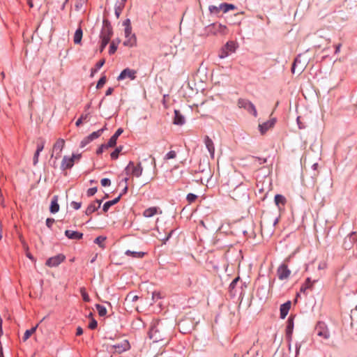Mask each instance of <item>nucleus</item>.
I'll return each mask as SVG.
<instances>
[{
	"mask_svg": "<svg viewBox=\"0 0 357 357\" xmlns=\"http://www.w3.org/2000/svg\"><path fill=\"white\" fill-rule=\"evenodd\" d=\"M185 118L183 114L180 112L179 110H174V124L182 126L185 123Z\"/></svg>",
	"mask_w": 357,
	"mask_h": 357,
	"instance_id": "obj_19",
	"label": "nucleus"
},
{
	"mask_svg": "<svg viewBox=\"0 0 357 357\" xmlns=\"http://www.w3.org/2000/svg\"><path fill=\"white\" fill-rule=\"evenodd\" d=\"M124 171L127 176H132L139 178L142 174L143 167L140 162L135 165L134 162L130 161Z\"/></svg>",
	"mask_w": 357,
	"mask_h": 357,
	"instance_id": "obj_3",
	"label": "nucleus"
},
{
	"mask_svg": "<svg viewBox=\"0 0 357 357\" xmlns=\"http://www.w3.org/2000/svg\"><path fill=\"white\" fill-rule=\"evenodd\" d=\"M110 147L111 146H107V144H102L96 150V154L97 155H100V154L102 153L104 150L107 149L108 148H110Z\"/></svg>",
	"mask_w": 357,
	"mask_h": 357,
	"instance_id": "obj_49",
	"label": "nucleus"
},
{
	"mask_svg": "<svg viewBox=\"0 0 357 357\" xmlns=\"http://www.w3.org/2000/svg\"><path fill=\"white\" fill-rule=\"evenodd\" d=\"M125 38H128L129 36L132 35V27H126L124 30Z\"/></svg>",
	"mask_w": 357,
	"mask_h": 357,
	"instance_id": "obj_61",
	"label": "nucleus"
},
{
	"mask_svg": "<svg viewBox=\"0 0 357 357\" xmlns=\"http://www.w3.org/2000/svg\"><path fill=\"white\" fill-rule=\"evenodd\" d=\"M38 326V324L32 327L31 329L26 330L25 331L24 336L22 337V340L24 342L26 341L30 337V336L36 332Z\"/></svg>",
	"mask_w": 357,
	"mask_h": 357,
	"instance_id": "obj_34",
	"label": "nucleus"
},
{
	"mask_svg": "<svg viewBox=\"0 0 357 357\" xmlns=\"http://www.w3.org/2000/svg\"><path fill=\"white\" fill-rule=\"evenodd\" d=\"M54 218H47L46 220V225L47 227L49 228V229H52V225L54 224Z\"/></svg>",
	"mask_w": 357,
	"mask_h": 357,
	"instance_id": "obj_59",
	"label": "nucleus"
},
{
	"mask_svg": "<svg viewBox=\"0 0 357 357\" xmlns=\"http://www.w3.org/2000/svg\"><path fill=\"white\" fill-rule=\"evenodd\" d=\"M204 144L211 158H214L215 146L212 139L207 135L204 137Z\"/></svg>",
	"mask_w": 357,
	"mask_h": 357,
	"instance_id": "obj_17",
	"label": "nucleus"
},
{
	"mask_svg": "<svg viewBox=\"0 0 357 357\" xmlns=\"http://www.w3.org/2000/svg\"><path fill=\"white\" fill-rule=\"evenodd\" d=\"M81 294H82V296L83 300H84L85 302H89V301H90L89 296V294L85 291V290H84V289H82V290H81Z\"/></svg>",
	"mask_w": 357,
	"mask_h": 357,
	"instance_id": "obj_55",
	"label": "nucleus"
},
{
	"mask_svg": "<svg viewBox=\"0 0 357 357\" xmlns=\"http://www.w3.org/2000/svg\"><path fill=\"white\" fill-rule=\"evenodd\" d=\"M74 164L75 162L73 158L65 155L63 156L61 161V169L62 171L71 169L73 167Z\"/></svg>",
	"mask_w": 357,
	"mask_h": 357,
	"instance_id": "obj_13",
	"label": "nucleus"
},
{
	"mask_svg": "<svg viewBox=\"0 0 357 357\" xmlns=\"http://www.w3.org/2000/svg\"><path fill=\"white\" fill-rule=\"evenodd\" d=\"M83 31L82 28L79 26L74 34L73 42L75 44H80L82 42Z\"/></svg>",
	"mask_w": 357,
	"mask_h": 357,
	"instance_id": "obj_25",
	"label": "nucleus"
},
{
	"mask_svg": "<svg viewBox=\"0 0 357 357\" xmlns=\"http://www.w3.org/2000/svg\"><path fill=\"white\" fill-rule=\"evenodd\" d=\"M112 348L114 349L115 352L118 354H121L124 351H126L130 349V345L129 342L127 340H124L122 342L116 344H114Z\"/></svg>",
	"mask_w": 357,
	"mask_h": 357,
	"instance_id": "obj_12",
	"label": "nucleus"
},
{
	"mask_svg": "<svg viewBox=\"0 0 357 357\" xmlns=\"http://www.w3.org/2000/svg\"><path fill=\"white\" fill-rule=\"evenodd\" d=\"M98 323L95 319H92L89 324V328L91 330H94L97 328Z\"/></svg>",
	"mask_w": 357,
	"mask_h": 357,
	"instance_id": "obj_58",
	"label": "nucleus"
},
{
	"mask_svg": "<svg viewBox=\"0 0 357 357\" xmlns=\"http://www.w3.org/2000/svg\"><path fill=\"white\" fill-rule=\"evenodd\" d=\"M123 130L121 128H119L116 130L115 133L109 138L107 142V146L114 147L116 144V141L118 137L123 133Z\"/></svg>",
	"mask_w": 357,
	"mask_h": 357,
	"instance_id": "obj_16",
	"label": "nucleus"
},
{
	"mask_svg": "<svg viewBox=\"0 0 357 357\" xmlns=\"http://www.w3.org/2000/svg\"><path fill=\"white\" fill-rule=\"evenodd\" d=\"M128 179H129V178H128V177H126V178H124L123 179H122V181H121V183H120V184H121V183H124V184H125V186H124L123 189L122 190L121 192L120 193V195H121V196H122L123 195L126 194V193L127 192V191H128V185H127V183H128Z\"/></svg>",
	"mask_w": 357,
	"mask_h": 357,
	"instance_id": "obj_50",
	"label": "nucleus"
},
{
	"mask_svg": "<svg viewBox=\"0 0 357 357\" xmlns=\"http://www.w3.org/2000/svg\"><path fill=\"white\" fill-rule=\"evenodd\" d=\"M317 280H313L312 281L311 279L310 278H307L306 280H305V282L303 284H302V286L301 287V289H300V291L301 292H303L305 293V291L307 289H312V287H313V285L314 284L317 282Z\"/></svg>",
	"mask_w": 357,
	"mask_h": 357,
	"instance_id": "obj_22",
	"label": "nucleus"
},
{
	"mask_svg": "<svg viewBox=\"0 0 357 357\" xmlns=\"http://www.w3.org/2000/svg\"><path fill=\"white\" fill-rule=\"evenodd\" d=\"M277 274H278V278L280 280H283L287 279L289 277V275L291 274V271L288 268V267L286 264H282V265H280L278 267V268L277 270Z\"/></svg>",
	"mask_w": 357,
	"mask_h": 357,
	"instance_id": "obj_9",
	"label": "nucleus"
},
{
	"mask_svg": "<svg viewBox=\"0 0 357 357\" xmlns=\"http://www.w3.org/2000/svg\"><path fill=\"white\" fill-rule=\"evenodd\" d=\"M105 63V60L102 59L100 60L98 62L96 63L95 68L91 70V74L93 73L97 72Z\"/></svg>",
	"mask_w": 357,
	"mask_h": 357,
	"instance_id": "obj_46",
	"label": "nucleus"
},
{
	"mask_svg": "<svg viewBox=\"0 0 357 357\" xmlns=\"http://www.w3.org/2000/svg\"><path fill=\"white\" fill-rule=\"evenodd\" d=\"M297 124L299 129H304L305 128V125L301 121V117L298 116L296 119Z\"/></svg>",
	"mask_w": 357,
	"mask_h": 357,
	"instance_id": "obj_62",
	"label": "nucleus"
},
{
	"mask_svg": "<svg viewBox=\"0 0 357 357\" xmlns=\"http://www.w3.org/2000/svg\"><path fill=\"white\" fill-rule=\"evenodd\" d=\"M276 122L275 118H272L268 121L259 125V132L261 135L265 134L269 129L273 128Z\"/></svg>",
	"mask_w": 357,
	"mask_h": 357,
	"instance_id": "obj_10",
	"label": "nucleus"
},
{
	"mask_svg": "<svg viewBox=\"0 0 357 357\" xmlns=\"http://www.w3.org/2000/svg\"><path fill=\"white\" fill-rule=\"evenodd\" d=\"M105 129H106V128L104 127L97 131L93 132L91 134H90L87 137H89V139H90V141L92 142L94 139H98L99 137H100Z\"/></svg>",
	"mask_w": 357,
	"mask_h": 357,
	"instance_id": "obj_32",
	"label": "nucleus"
},
{
	"mask_svg": "<svg viewBox=\"0 0 357 357\" xmlns=\"http://www.w3.org/2000/svg\"><path fill=\"white\" fill-rule=\"evenodd\" d=\"M70 206L75 209V210H78L81 208V206H82V203L81 202H72L70 203Z\"/></svg>",
	"mask_w": 357,
	"mask_h": 357,
	"instance_id": "obj_56",
	"label": "nucleus"
},
{
	"mask_svg": "<svg viewBox=\"0 0 357 357\" xmlns=\"http://www.w3.org/2000/svg\"><path fill=\"white\" fill-rule=\"evenodd\" d=\"M65 146V141L64 139L59 138L56 140L55 144L53 146V151H59V153L61 152L63 147Z\"/></svg>",
	"mask_w": 357,
	"mask_h": 357,
	"instance_id": "obj_26",
	"label": "nucleus"
},
{
	"mask_svg": "<svg viewBox=\"0 0 357 357\" xmlns=\"http://www.w3.org/2000/svg\"><path fill=\"white\" fill-rule=\"evenodd\" d=\"M294 318L290 316L287 322V326H286V337L289 342V349H291V344L290 342L291 341L292 337V333L294 330Z\"/></svg>",
	"mask_w": 357,
	"mask_h": 357,
	"instance_id": "obj_8",
	"label": "nucleus"
},
{
	"mask_svg": "<svg viewBox=\"0 0 357 357\" xmlns=\"http://www.w3.org/2000/svg\"><path fill=\"white\" fill-rule=\"evenodd\" d=\"M323 323H318L315 328V331L318 336L324 339H328L330 336L328 331L324 327Z\"/></svg>",
	"mask_w": 357,
	"mask_h": 357,
	"instance_id": "obj_14",
	"label": "nucleus"
},
{
	"mask_svg": "<svg viewBox=\"0 0 357 357\" xmlns=\"http://www.w3.org/2000/svg\"><path fill=\"white\" fill-rule=\"evenodd\" d=\"M208 10L211 14L218 15L221 11V9L219 8V6H216L211 5V6H209Z\"/></svg>",
	"mask_w": 357,
	"mask_h": 357,
	"instance_id": "obj_42",
	"label": "nucleus"
},
{
	"mask_svg": "<svg viewBox=\"0 0 357 357\" xmlns=\"http://www.w3.org/2000/svg\"><path fill=\"white\" fill-rule=\"evenodd\" d=\"M356 242H357V233L353 231L344 238L342 247L344 250H351Z\"/></svg>",
	"mask_w": 357,
	"mask_h": 357,
	"instance_id": "obj_6",
	"label": "nucleus"
},
{
	"mask_svg": "<svg viewBox=\"0 0 357 357\" xmlns=\"http://www.w3.org/2000/svg\"><path fill=\"white\" fill-rule=\"evenodd\" d=\"M107 238L103 236H99L94 240V243L99 245V247L102 249H104L105 248V241H106Z\"/></svg>",
	"mask_w": 357,
	"mask_h": 357,
	"instance_id": "obj_35",
	"label": "nucleus"
},
{
	"mask_svg": "<svg viewBox=\"0 0 357 357\" xmlns=\"http://www.w3.org/2000/svg\"><path fill=\"white\" fill-rule=\"evenodd\" d=\"M40 153L35 152L33 158V165L36 166L38 162V158H39Z\"/></svg>",
	"mask_w": 357,
	"mask_h": 357,
	"instance_id": "obj_60",
	"label": "nucleus"
},
{
	"mask_svg": "<svg viewBox=\"0 0 357 357\" xmlns=\"http://www.w3.org/2000/svg\"><path fill=\"white\" fill-rule=\"evenodd\" d=\"M45 141L43 138H39L37 141V148H36V152L40 153L43 151L44 149Z\"/></svg>",
	"mask_w": 357,
	"mask_h": 357,
	"instance_id": "obj_37",
	"label": "nucleus"
},
{
	"mask_svg": "<svg viewBox=\"0 0 357 357\" xmlns=\"http://www.w3.org/2000/svg\"><path fill=\"white\" fill-rule=\"evenodd\" d=\"M121 197V195H119L117 197H116L115 199H112V200H110V201H108V202H106L104 204L103 206H102V211H103L104 212H107V211H108V210H109V208L112 206H113V205H114V204H117V203L119 202V200H120Z\"/></svg>",
	"mask_w": 357,
	"mask_h": 357,
	"instance_id": "obj_23",
	"label": "nucleus"
},
{
	"mask_svg": "<svg viewBox=\"0 0 357 357\" xmlns=\"http://www.w3.org/2000/svg\"><path fill=\"white\" fill-rule=\"evenodd\" d=\"M149 158L151 159V163L153 165L154 171H156L157 169H156L155 158L153 155H149Z\"/></svg>",
	"mask_w": 357,
	"mask_h": 357,
	"instance_id": "obj_63",
	"label": "nucleus"
},
{
	"mask_svg": "<svg viewBox=\"0 0 357 357\" xmlns=\"http://www.w3.org/2000/svg\"><path fill=\"white\" fill-rule=\"evenodd\" d=\"M139 297L137 295H135L134 294H132V292H130L127 296H126V301H131V302H135L138 300Z\"/></svg>",
	"mask_w": 357,
	"mask_h": 357,
	"instance_id": "obj_43",
	"label": "nucleus"
},
{
	"mask_svg": "<svg viewBox=\"0 0 357 357\" xmlns=\"http://www.w3.org/2000/svg\"><path fill=\"white\" fill-rule=\"evenodd\" d=\"M176 157V153L174 151H169L164 157L165 160L174 159Z\"/></svg>",
	"mask_w": 357,
	"mask_h": 357,
	"instance_id": "obj_45",
	"label": "nucleus"
},
{
	"mask_svg": "<svg viewBox=\"0 0 357 357\" xmlns=\"http://www.w3.org/2000/svg\"><path fill=\"white\" fill-rule=\"evenodd\" d=\"M119 43H120L119 40H118V41L116 43L114 40L112 41V43H110V45H109V54L110 55L114 54L115 53V52L117 50L118 45Z\"/></svg>",
	"mask_w": 357,
	"mask_h": 357,
	"instance_id": "obj_36",
	"label": "nucleus"
},
{
	"mask_svg": "<svg viewBox=\"0 0 357 357\" xmlns=\"http://www.w3.org/2000/svg\"><path fill=\"white\" fill-rule=\"evenodd\" d=\"M106 82H107L106 76L105 75L102 76L97 83L96 88L97 89L102 88L103 86V85L106 83Z\"/></svg>",
	"mask_w": 357,
	"mask_h": 357,
	"instance_id": "obj_44",
	"label": "nucleus"
},
{
	"mask_svg": "<svg viewBox=\"0 0 357 357\" xmlns=\"http://www.w3.org/2000/svg\"><path fill=\"white\" fill-rule=\"evenodd\" d=\"M291 305V303L290 301H288L286 303H284L280 305V317L281 319H284L287 317V315L290 310Z\"/></svg>",
	"mask_w": 357,
	"mask_h": 357,
	"instance_id": "obj_15",
	"label": "nucleus"
},
{
	"mask_svg": "<svg viewBox=\"0 0 357 357\" xmlns=\"http://www.w3.org/2000/svg\"><path fill=\"white\" fill-rule=\"evenodd\" d=\"M58 200H59V196L58 195H54L52 197V202H51V204H50V211L52 213H57L59 211V205L58 204Z\"/></svg>",
	"mask_w": 357,
	"mask_h": 357,
	"instance_id": "obj_20",
	"label": "nucleus"
},
{
	"mask_svg": "<svg viewBox=\"0 0 357 357\" xmlns=\"http://www.w3.org/2000/svg\"><path fill=\"white\" fill-rule=\"evenodd\" d=\"M65 235L69 239L79 240L83 237V234L77 231L66 230Z\"/></svg>",
	"mask_w": 357,
	"mask_h": 357,
	"instance_id": "obj_18",
	"label": "nucleus"
},
{
	"mask_svg": "<svg viewBox=\"0 0 357 357\" xmlns=\"http://www.w3.org/2000/svg\"><path fill=\"white\" fill-rule=\"evenodd\" d=\"M98 209V207L96 205V202H91L86 208L85 214L90 215Z\"/></svg>",
	"mask_w": 357,
	"mask_h": 357,
	"instance_id": "obj_33",
	"label": "nucleus"
},
{
	"mask_svg": "<svg viewBox=\"0 0 357 357\" xmlns=\"http://www.w3.org/2000/svg\"><path fill=\"white\" fill-rule=\"evenodd\" d=\"M252 158L259 163V165L264 164L267 162V158H260L257 156H252Z\"/></svg>",
	"mask_w": 357,
	"mask_h": 357,
	"instance_id": "obj_51",
	"label": "nucleus"
},
{
	"mask_svg": "<svg viewBox=\"0 0 357 357\" xmlns=\"http://www.w3.org/2000/svg\"><path fill=\"white\" fill-rule=\"evenodd\" d=\"M231 53L229 52V51H227L226 50H225V47H222L220 51L219 57L220 59H225Z\"/></svg>",
	"mask_w": 357,
	"mask_h": 357,
	"instance_id": "obj_48",
	"label": "nucleus"
},
{
	"mask_svg": "<svg viewBox=\"0 0 357 357\" xmlns=\"http://www.w3.org/2000/svg\"><path fill=\"white\" fill-rule=\"evenodd\" d=\"M158 213V208L155 206L149 207L143 212V215L146 218H151Z\"/></svg>",
	"mask_w": 357,
	"mask_h": 357,
	"instance_id": "obj_24",
	"label": "nucleus"
},
{
	"mask_svg": "<svg viewBox=\"0 0 357 357\" xmlns=\"http://www.w3.org/2000/svg\"><path fill=\"white\" fill-rule=\"evenodd\" d=\"M137 44V38L135 34H132L129 36L128 38H126V40L123 42V45L129 47H135Z\"/></svg>",
	"mask_w": 357,
	"mask_h": 357,
	"instance_id": "obj_21",
	"label": "nucleus"
},
{
	"mask_svg": "<svg viewBox=\"0 0 357 357\" xmlns=\"http://www.w3.org/2000/svg\"><path fill=\"white\" fill-rule=\"evenodd\" d=\"M197 199V196L193 193L187 195L186 199L189 204L193 203Z\"/></svg>",
	"mask_w": 357,
	"mask_h": 357,
	"instance_id": "obj_47",
	"label": "nucleus"
},
{
	"mask_svg": "<svg viewBox=\"0 0 357 357\" xmlns=\"http://www.w3.org/2000/svg\"><path fill=\"white\" fill-rule=\"evenodd\" d=\"M101 185L104 187L109 186L111 185V181L109 178H104L100 181Z\"/></svg>",
	"mask_w": 357,
	"mask_h": 357,
	"instance_id": "obj_52",
	"label": "nucleus"
},
{
	"mask_svg": "<svg viewBox=\"0 0 357 357\" xmlns=\"http://www.w3.org/2000/svg\"><path fill=\"white\" fill-rule=\"evenodd\" d=\"M229 30L225 25L215 22L206 26L204 29V33L206 36H225Z\"/></svg>",
	"mask_w": 357,
	"mask_h": 357,
	"instance_id": "obj_2",
	"label": "nucleus"
},
{
	"mask_svg": "<svg viewBox=\"0 0 357 357\" xmlns=\"http://www.w3.org/2000/svg\"><path fill=\"white\" fill-rule=\"evenodd\" d=\"M136 71L128 68L124 69L121 71L120 75H119L117 79L123 80L126 77L130 78L131 80H133L136 78Z\"/></svg>",
	"mask_w": 357,
	"mask_h": 357,
	"instance_id": "obj_11",
	"label": "nucleus"
},
{
	"mask_svg": "<svg viewBox=\"0 0 357 357\" xmlns=\"http://www.w3.org/2000/svg\"><path fill=\"white\" fill-rule=\"evenodd\" d=\"M223 47H225V50H226L227 51H229V52L233 53L236 51L237 45L234 41L229 40L227 42V43L223 46Z\"/></svg>",
	"mask_w": 357,
	"mask_h": 357,
	"instance_id": "obj_29",
	"label": "nucleus"
},
{
	"mask_svg": "<svg viewBox=\"0 0 357 357\" xmlns=\"http://www.w3.org/2000/svg\"><path fill=\"white\" fill-rule=\"evenodd\" d=\"M172 327L167 326L166 321H156L153 322L149 329V336L154 342H158L166 340L167 342L170 338V331Z\"/></svg>",
	"mask_w": 357,
	"mask_h": 357,
	"instance_id": "obj_1",
	"label": "nucleus"
},
{
	"mask_svg": "<svg viewBox=\"0 0 357 357\" xmlns=\"http://www.w3.org/2000/svg\"><path fill=\"white\" fill-rule=\"evenodd\" d=\"M96 310H98V314L100 317H104L107 314V309L105 306L96 304Z\"/></svg>",
	"mask_w": 357,
	"mask_h": 357,
	"instance_id": "obj_38",
	"label": "nucleus"
},
{
	"mask_svg": "<svg viewBox=\"0 0 357 357\" xmlns=\"http://www.w3.org/2000/svg\"><path fill=\"white\" fill-rule=\"evenodd\" d=\"M66 259V257L63 254H59L56 256L50 257L47 259L45 265L49 267H56Z\"/></svg>",
	"mask_w": 357,
	"mask_h": 357,
	"instance_id": "obj_7",
	"label": "nucleus"
},
{
	"mask_svg": "<svg viewBox=\"0 0 357 357\" xmlns=\"http://www.w3.org/2000/svg\"><path fill=\"white\" fill-rule=\"evenodd\" d=\"M219 8L221 9V10L225 13L230 10H234L236 8V6L231 3H222L219 5Z\"/></svg>",
	"mask_w": 357,
	"mask_h": 357,
	"instance_id": "obj_30",
	"label": "nucleus"
},
{
	"mask_svg": "<svg viewBox=\"0 0 357 357\" xmlns=\"http://www.w3.org/2000/svg\"><path fill=\"white\" fill-rule=\"evenodd\" d=\"M275 203L278 208L280 206H284L287 202L286 198L282 195H276L275 196Z\"/></svg>",
	"mask_w": 357,
	"mask_h": 357,
	"instance_id": "obj_27",
	"label": "nucleus"
},
{
	"mask_svg": "<svg viewBox=\"0 0 357 357\" xmlns=\"http://www.w3.org/2000/svg\"><path fill=\"white\" fill-rule=\"evenodd\" d=\"M97 192V188L96 187H93V188H91L89 189H88L87 192H86V195L88 197H91L93 195H94Z\"/></svg>",
	"mask_w": 357,
	"mask_h": 357,
	"instance_id": "obj_53",
	"label": "nucleus"
},
{
	"mask_svg": "<svg viewBox=\"0 0 357 357\" xmlns=\"http://www.w3.org/2000/svg\"><path fill=\"white\" fill-rule=\"evenodd\" d=\"M109 41H107L106 39L105 40H101V43H100V52H102L105 47L107 45V44L109 43Z\"/></svg>",
	"mask_w": 357,
	"mask_h": 357,
	"instance_id": "obj_57",
	"label": "nucleus"
},
{
	"mask_svg": "<svg viewBox=\"0 0 357 357\" xmlns=\"http://www.w3.org/2000/svg\"><path fill=\"white\" fill-rule=\"evenodd\" d=\"M124 6H122V4H119L117 3H116L115 4V6H114V13H115V15L117 18H119L121 15V13L122 12V10H123L124 8Z\"/></svg>",
	"mask_w": 357,
	"mask_h": 357,
	"instance_id": "obj_39",
	"label": "nucleus"
},
{
	"mask_svg": "<svg viewBox=\"0 0 357 357\" xmlns=\"http://www.w3.org/2000/svg\"><path fill=\"white\" fill-rule=\"evenodd\" d=\"M240 281H241L240 277L238 276V277L235 278L232 280V282L230 283L229 289V292L231 294L236 295V287H237V284Z\"/></svg>",
	"mask_w": 357,
	"mask_h": 357,
	"instance_id": "obj_28",
	"label": "nucleus"
},
{
	"mask_svg": "<svg viewBox=\"0 0 357 357\" xmlns=\"http://www.w3.org/2000/svg\"><path fill=\"white\" fill-rule=\"evenodd\" d=\"M123 147L121 146L116 148L114 151H112L110 154L111 158L112 160H116L119 158V155L120 152L122 151Z\"/></svg>",
	"mask_w": 357,
	"mask_h": 357,
	"instance_id": "obj_40",
	"label": "nucleus"
},
{
	"mask_svg": "<svg viewBox=\"0 0 357 357\" xmlns=\"http://www.w3.org/2000/svg\"><path fill=\"white\" fill-rule=\"evenodd\" d=\"M327 264L325 261H321L318 265V269L319 270H324L326 268Z\"/></svg>",
	"mask_w": 357,
	"mask_h": 357,
	"instance_id": "obj_64",
	"label": "nucleus"
},
{
	"mask_svg": "<svg viewBox=\"0 0 357 357\" xmlns=\"http://www.w3.org/2000/svg\"><path fill=\"white\" fill-rule=\"evenodd\" d=\"M238 106L240 108H244L248 112L252 114L255 117L257 116V112L255 106L250 100L244 98H239L238 100Z\"/></svg>",
	"mask_w": 357,
	"mask_h": 357,
	"instance_id": "obj_5",
	"label": "nucleus"
},
{
	"mask_svg": "<svg viewBox=\"0 0 357 357\" xmlns=\"http://www.w3.org/2000/svg\"><path fill=\"white\" fill-rule=\"evenodd\" d=\"M86 2L87 0H77L75 5V10L77 11L80 10Z\"/></svg>",
	"mask_w": 357,
	"mask_h": 357,
	"instance_id": "obj_41",
	"label": "nucleus"
},
{
	"mask_svg": "<svg viewBox=\"0 0 357 357\" xmlns=\"http://www.w3.org/2000/svg\"><path fill=\"white\" fill-rule=\"evenodd\" d=\"M126 255L127 256H130V257H132L134 258H142L144 257V256L145 255V252H135V251H131V250H126V252H125Z\"/></svg>",
	"mask_w": 357,
	"mask_h": 357,
	"instance_id": "obj_31",
	"label": "nucleus"
},
{
	"mask_svg": "<svg viewBox=\"0 0 357 357\" xmlns=\"http://www.w3.org/2000/svg\"><path fill=\"white\" fill-rule=\"evenodd\" d=\"M90 142H91L90 141V139H89L88 137H86L85 138H84L81 142H80V147L81 148H84V146H86L87 144H89Z\"/></svg>",
	"mask_w": 357,
	"mask_h": 357,
	"instance_id": "obj_54",
	"label": "nucleus"
},
{
	"mask_svg": "<svg viewBox=\"0 0 357 357\" xmlns=\"http://www.w3.org/2000/svg\"><path fill=\"white\" fill-rule=\"evenodd\" d=\"M113 35V29L109 20L107 18H104L102 21V27L100 33V40L106 39L107 41H110L111 37Z\"/></svg>",
	"mask_w": 357,
	"mask_h": 357,
	"instance_id": "obj_4",
	"label": "nucleus"
}]
</instances>
